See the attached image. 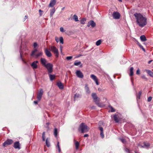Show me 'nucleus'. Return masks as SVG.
Segmentation results:
<instances>
[{"label": "nucleus", "mask_w": 153, "mask_h": 153, "mask_svg": "<svg viewBox=\"0 0 153 153\" xmlns=\"http://www.w3.org/2000/svg\"><path fill=\"white\" fill-rule=\"evenodd\" d=\"M134 15L136 19V22L139 25L143 27L146 25L147 24V18L141 14L140 13H136Z\"/></svg>", "instance_id": "nucleus-1"}, {"label": "nucleus", "mask_w": 153, "mask_h": 153, "mask_svg": "<svg viewBox=\"0 0 153 153\" xmlns=\"http://www.w3.org/2000/svg\"><path fill=\"white\" fill-rule=\"evenodd\" d=\"M79 129L81 130L82 133L86 132L89 129V128L84 123H82L80 125Z\"/></svg>", "instance_id": "nucleus-2"}, {"label": "nucleus", "mask_w": 153, "mask_h": 153, "mask_svg": "<svg viewBox=\"0 0 153 153\" xmlns=\"http://www.w3.org/2000/svg\"><path fill=\"white\" fill-rule=\"evenodd\" d=\"M45 67L47 69L48 74L51 73L53 72V65L52 64L48 63Z\"/></svg>", "instance_id": "nucleus-3"}, {"label": "nucleus", "mask_w": 153, "mask_h": 153, "mask_svg": "<svg viewBox=\"0 0 153 153\" xmlns=\"http://www.w3.org/2000/svg\"><path fill=\"white\" fill-rule=\"evenodd\" d=\"M51 50L53 52L55 56L58 57L59 55V52L58 49L54 46L51 47Z\"/></svg>", "instance_id": "nucleus-4"}, {"label": "nucleus", "mask_w": 153, "mask_h": 153, "mask_svg": "<svg viewBox=\"0 0 153 153\" xmlns=\"http://www.w3.org/2000/svg\"><path fill=\"white\" fill-rule=\"evenodd\" d=\"M13 142V141L12 139H8L3 143V146L4 147H6L7 146L12 144Z\"/></svg>", "instance_id": "nucleus-5"}, {"label": "nucleus", "mask_w": 153, "mask_h": 153, "mask_svg": "<svg viewBox=\"0 0 153 153\" xmlns=\"http://www.w3.org/2000/svg\"><path fill=\"white\" fill-rule=\"evenodd\" d=\"M100 99L98 97V99L94 100V102L99 107H103L104 106L103 104L100 102Z\"/></svg>", "instance_id": "nucleus-6"}, {"label": "nucleus", "mask_w": 153, "mask_h": 153, "mask_svg": "<svg viewBox=\"0 0 153 153\" xmlns=\"http://www.w3.org/2000/svg\"><path fill=\"white\" fill-rule=\"evenodd\" d=\"M112 16L115 19H120V13L118 12H114Z\"/></svg>", "instance_id": "nucleus-7"}, {"label": "nucleus", "mask_w": 153, "mask_h": 153, "mask_svg": "<svg viewBox=\"0 0 153 153\" xmlns=\"http://www.w3.org/2000/svg\"><path fill=\"white\" fill-rule=\"evenodd\" d=\"M91 26L92 27H94L96 26V23L94 22L93 20H91L88 22L87 26L89 27Z\"/></svg>", "instance_id": "nucleus-8"}, {"label": "nucleus", "mask_w": 153, "mask_h": 153, "mask_svg": "<svg viewBox=\"0 0 153 153\" xmlns=\"http://www.w3.org/2000/svg\"><path fill=\"white\" fill-rule=\"evenodd\" d=\"M76 74L78 77L82 78L84 77L82 73L80 71H76Z\"/></svg>", "instance_id": "nucleus-9"}, {"label": "nucleus", "mask_w": 153, "mask_h": 153, "mask_svg": "<svg viewBox=\"0 0 153 153\" xmlns=\"http://www.w3.org/2000/svg\"><path fill=\"white\" fill-rule=\"evenodd\" d=\"M13 147L15 149H20V147L19 142V141L15 142L14 143Z\"/></svg>", "instance_id": "nucleus-10"}, {"label": "nucleus", "mask_w": 153, "mask_h": 153, "mask_svg": "<svg viewBox=\"0 0 153 153\" xmlns=\"http://www.w3.org/2000/svg\"><path fill=\"white\" fill-rule=\"evenodd\" d=\"M38 62V61H34L31 64V65L33 69H35L37 68V63Z\"/></svg>", "instance_id": "nucleus-11"}, {"label": "nucleus", "mask_w": 153, "mask_h": 153, "mask_svg": "<svg viewBox=\"0 0 153 153\" xmlns=\"http://www.w3.org/2000/svg\"><path fill=\"white\" fill-rule=\"evenodd\" d=\"M45 53L46 55L49 57H51L52 56V54L48 50L47 48H46L45 50Z\"/></svg>", "instance_id": "nucleus-12"}, {"label": "nucleus", "mask_w": 153, "mask_h": 153, "mask_svg": "<svg viewBox=\"0 0 153 153\" xmlns=\"http://www.w3.org/2000/svg\"><path fill=\"white\" fill-rule=\"evenodd\" d=\"M56 0H51L49 4V6L53 7L56 4Z\"/></svg>", "instance_id": "nucleus-13"}, {"label": "nucleus", "mask_w": 153, "mask_h": 153, "mask_svg": "<svg viewBox=\"0 0 153 153\" xmlns=\"http://www.w3.org/2000/svg\"><path fill=\"white\" fill-rule=\"evenodd\" d=\"M40 61L41 63L44 66L46 65L47 64H46V63L47 62V61L45 59L43 58H41L40 59Z\"/></svg>", "instance_id": "nucleus-14"}, {"label": "nucleus", "mask_w": 153, "mask_h": 153, "mask_svg": "<svg viewBox=\"0 0 153 153\" xmlns=\"http://www.w3.org/2000/svg\"><path fill=\"white\" fill-rule=\"evenodd\" d=\"M119 117L118 115H115L114 116V120L117 123H118L119 121Z\"/></svg>", "instance_id": "nucleus-15"}, {"label": "nucleus", "mask_w": 153, "mask_h": 153, "mask_svg": "<svg viewBox=\"0 0 153 153\" xmlns=\"http://www.w3.org/2000/svg\"><path fill=\"white\" fill-rule=\"evenodd\" d=\"M57 86L60 89H63L64 86L63 84L61 82H58L57 84Z\"/></svg>", "instance_id": "nucleus-16"}, {"label": "nucleus", "mask_w": 153, "mask_h": 153, "mask_svg": "<svg viewBox=\"0 0 153 153\" xmlns=\"http://www.w3.org/2000/svg\"><path fill=\"white\" fill-rule=\"evenodd\" d=\"M49 75V76L50 78V79L51 81H52L55 78V76L53 75L50 74V73L48 74Z\"/></svg>", "instance_id": "nucleus-17"}, {"label": "nucleus", "mask_w": 153, "mask_h": 153, "mask_svg": "<svg viewBox=\"0 0 153 153\" xmlns=\"http://www.w3.org/2000/svg\"><path fill=\"white\" fill-rule=\"evenodd\" d=\"M140 39L143 42H144L147 39L144 35H142L140 36Z\"/></svg>", "instance_id": "nucleus-18"}, {"label": "nucleus", "mask_w": 153, "mask_h": 153, "mask_svg": "<svg viewBox=\"0 0 153 153\" xmlns=\"http://www.w3.org/2000/svg\"><path fill=\"white\" fill-rule=\"evenodd\" d=\"M46 144L47 146L49 147L50 146V144L49 140H48V138H47L46 140Z\"/></svg>", "instance_id": "nucleus-19"}, {"label": "nucleus", "mask_w": 153, "mask_h": 153, "mask_svg": "<svg viewBox=\"0 0 153 153\" xmlns=\"http://www.w3.org/2000/svg\"><path fill=\"white\" fill-rule=\"evenodd\" d=\"M55 10L54 8H53L52 10H51L50 11V16L52 17L54 13H55Z\"/></svg>", "instance_id": "nucleus-20"}, {"label": "nucleus", "mask_w": 153, "mask_h": 153, "mask_svg": "<svg viewBox=\"0 0 153 153\" xmlns=\"http://www.w3.org/2000/svg\"><path fill=\"white\" fill-rule=\"evenodd\" d=\"M146 72L151 77H153V72L149 70L146 71Z\"/></svg>", "instance_id": "nucleus-21"}, {"label": "nucleus", "mask_w": 153, "mask_h": 153, "mask_svg": "<svg viewBox=\"0 0 153 153\" xmlns=\"http://www.w3.org/2000/svg\"><path fill=\"white\" fill-rule=\"evenodd\" d=\"M92 96L93 100L98 99V97L97 96V95L95 93H92Z\"/></svg>", "instance_id": "nucleus-22"}, {"label": "nucleus", "mask_w": 153, "mask_h": 153, "mask_svg": "<svg viewBox=\"0 0 153 153\" xmlns=\"http://www.w3.org/2000/svg\"><path fill=\"white\" fill-rule=\"evenodd\" d=\"M133 70L134 68L133 67H131L130 70V73L129 74L130 76H133Z\"/></svg>", "instance_id": "nucleus-23"}, {"label": "nucleus", "mask_w": 153, "mask_h": 153, "mask_svg": "<svg viewBox=\"0 0 153 153\" xmlns=\"http://www.w3.org/2000/svg\"><path fill=\"white\" fill-rule=\"evenodd\" d=\"M143 146H144V147L148 148L150 146V144L148 143L147 142H144L143 143Z\"/></svg>", "instance_id": "nucleus-24"}, {"label": "nucleus", "mask_w": 153, "mask_h": 153, "mask_svg": "<svg viewBox=\"0 0 153 153\" xmlns=\"http://www.w3.org/2000/svg\"><path fill=\"white\" fill-rule=\"evenodd\" d=\"M85 90L86 91V92L87 93L89 94L90 93V90H89V88L88 87V85H87L86 84L85 85Z\"/></svg>", "instance_id": "nucleus-25"}, {"label": "nucleus", "mask_w": 153, "mask_h": 153, "mask_svg": "<svg viewBox=\"0 0 153 153\" xmlns=\"http://www.w3.org/2000/svg\"><path fill=\"white\" fill-rule=\"evenodd\" d=\"M73 19L76 22L79 21L77 16L76 15H74L73 16Z\"/></svg>", "instance_id": "nucleus-26"}, {"label": "nucleus", "mask_w": 153, "mask_h": 153, "mask_svg": "<svg viewBox=\"0 0 153 153\" xmlns=\"http://www.w3.org/2000/svg\"><path fill=\"white\" fill-rule=\"evenodd\" d=\"M43 91L42 89H39V91L38 92V94L42 96Z\"/></svg>", "instance_id": "nucleus-27"}, {"label": "nucleus", "mask_w": 153, "mask_h": 153, "mask_svg": "<svg viewBox=\"0 0 153 153\" xmlns=\"http://www.w3.org/2000/svg\"><path fill=\"white\" fill-rule=\"evenodd\" d=\"M42 52H41L38 53L37 54H36L35 57L36 58H37L39 56H42Z\"/></svg>", "instance_id": "nucleus-28"}, {"label": "nucleus", "mask_w": 153, "mask_h": 153, "mask_svg": "<svg viewBox=\"0 0 153 153\" xmlns=\"http://www.w3.org/2000/svg\"><path fill=\"white\" fill-rule=\"evenodd\" d=\"M75 145L76 146V149H79V143L78 142L76 141L75 142Z\"/></svg>", "instance_id": "nucleus-29"}, {"label": "nucleus", "mask_w": 153, "mask_h": 153, "mask_svg": "<svg viewBox=\"0 0 153 153\" xmlns=\"http://www.w3.org/2000/svg\"><path fill=\"white\" fill-rule=\"evenodd\" d=\"M74 65L76 66H78L81 64V62L80 61L78 62L77 61H76L74 63Z\"/></svg>", "instance_id": "nucleus-30"}, {"label": "nucleus", "mask_w": 153, "mask_h": 153, "mask_svg": "<svg viewBox=\"0 0 153 153\" xmlns=\"http://www.w3.org/2000/svg\"><path fill=\"white\" fill-rule=\"evenodd\" d=\"M91 77L92 78L94 81L97 79V77L94 74H91Z\"/></svg>", "instance_id": "nucleus-31"}, {"label": "nucleus", "mask_w": 153, "mask_h": 153, "mask_svg": "<svg viewBox=\"0 0 153 153\" xmlns=\"http://www.w3.org/2000/svg\"><path fill=\"white\" fill-rule=\"evenodd\" d=\"M58 134L57 129L56 128H55L54 129V134L55 137H56Z\"/></svg>", "instance_id": "nucleus-32"}, {"label": "nucleus", "mask_w": 153, "mask_h": 153, "mask_svg": "<svg viewBox=\"0 0 153 153\" xmlns=\"http://www.w3.org/2000/svg\"><path fill=\"white\" fill-rule=\"evenodd\" d=\"M141 94L142 92L141 91L139 92L137 94V98H138V99H140Z\"/></svg>", "instance_id": "nucleus-33"}, {"label": "nucleus", "mask_w": 153, "mask_h": 153, "mask_svg": "<svg viewBox=\"0 0 153 153\" xmlns=\"http://www.w3.org/2000/svg\"><path fill=\"white\" fill-rule=\"evenodd\" d=\"M45 132H43V133H42V139L43 141H45Z\"/></svg>", "instance_id": "nucleus-34"}, {"label": "nucleus", "mask_w": 153, "mask_h": 153, "mask_svg": "<svg viewBox=\"0 0 153 153\" xmlns=\"http://www.w3.org/2000/svg\"><path fill=\"white\" fill-rule=\"evenodd\" d=\"M86 20V19L85 18L82 19L80 21V23L82 24H84L85 23V22Z\"/></svg>", "instance_id": "nucleus-35"}, {"label": "nucleus", "mask_w": 153, "mask_h": 153, "mask_svg": "<svg viewBox=\"0 0 153 153\" xmlns=\"http://www.w3.org/2000/svg\"><path fill=\"white\" fill-rule=\"evenodd\" d=\"M101 43V41L100 40H99L97 41L96 42V45L97 46H99L100 45Z\"/></svg>", "instance_id": "nucleus-36"}, {"label": "nucleus", "mask_w": 153, "mask_h": 153, "mask_svg": "<svg viewBox=\"0 0 153 153\" xmlns=\"http://www.w3.org/2000/svg\"><path fill=\"white\" fill-rule=\"evenodd\" d=\"M59 41L60 43H61L62 44H63L64 43V41H63V39L62 37H60L59 38Z\"/></svg>", "instance_id": "nucleus-37"}, {"label": "nucleus", "mask_w": 153, "mask_h": 153, "mask_svg": "<svg viewBox=\"0 0 153 153\" xmlns=\"http://www.w3.org/2000/svg\"><path fill=\"white\" fill-rule=\"evenodd\" d=\"M42 96L39 95L38 94H37V99L39 100V101H40L41 100V99L42 98Z\"/></svg>", "instance_id": "nucleus-38"}, {"label": "nucleus", "mask_w": 153, "mask_h": 153, "mask_svg": "<svg viewBox=\"0 0 153 153\" xmlns=\"http://www.w3.org/2000/svg\"><path fill=\"white\" fill-rule=\"evenodd\" d=\"M37 51V49H35L33 51H32L31 54V56H33L34 55V53H35V52H36Z\"/></svg>", "instance_id": "nucleus-39"}, {"label": "nucleus", "mask_w": 153, "mask_h": 153, "mask_svg": "<svg viewBox=\"0 0 153 153\" xmlns=\"http://www.w3.org/2000/svg\"><path fill=\"white\" fill-rule=\"evenodd\" d=\"M137 145L138 147H140L141 148H144V146L142 145V143H139Z\"/></svg>", "instance_id": "nucleus-40"}, {"label": "nucleus", "mask_w": 153, "mask_h": 153, "mask_svg": "<svg viewBox=\"0 0 153 153\" xmlns=\"http://www.w3.org/2000/svg\"><path fill=\"white\" fill-rule=\"evenodd\" d=\"M56 147L58 149L59 152H61V150L60 147L59 145H58V146H57Z\"/></svg>", "instance_id": "nucleus-41"}, {"label": "nucleus", "mask_w": 153, "mask_h": 153, "mask_svg": "<svg viewBox=\"0 0 153 153\" xmlns=\"http://www.w3.org/2000/svg\"><path fill=\"white\" fill-rule=\"evenodd\" d=\"M60 31L62 32H64L65 30H64V28L62 27H61L60 28Z\"/></svg>", "instance_id": "nucleus-42"}, {"label": "nucleus", "mask_w": 153, "mask_h": 153, "mask_svg": "<svg viewBox=\"0 0 153 153\" xmlns=\"http://www.w3.org/2000/svg\"><path fill=\"white\" fill-rule=\"evenodd\" d=\"M72 56H67L66 57V59L68 60H69L72 59Z\"/></svg>", "instance_id": "nucleus-43"}, {"label": "nucleus", "mask_w": 153, "mask_h": 153, "mask_svg": "<svg viewBox=\"0 0 153 153\" xmlns=\"http://www.w3.org/2000/svg\"><path fill=\"white\" fill-rule=\"evenodd\" d=\"M152 97H149L147 99V101L148 102H150L152 100Z\"/></svg>", "instance_id": "nucleus-44"}, {"label": "nucleus", "mask_w": 153, "mask_h": 153, "mask_svg": "<svg viewBox=\"0 0 153 153\" xmlns=\"http://www.w3.org/2000/svg\"><path fill=\"white\" fill-rule=\"evenodd\" d=\"M141 78L143 79H146V80H147V78L144 75H143L142 76H141Z\"/></svg>", "instance_id": "nucleus-45"}, {"label": "nucleus", "mask_w": 153, "mask_h": 153, "mask_svg": "<svg viewBox=\"0 0 153 153\" xmlns=\"http://www.w3.org/2000/svg\"><path fill=\"white\" fill-rule=\"evenodd\" d=\"M120 140L123 143H125L126 142V140L124 139H121Z\"/></svg>", "instance_id": "nucleus-46"}, {"label": "nucleus", "mask_w": 153, "mask_h": 153, "mask_svg": "<svg viewBox=\"0 0 153 153\" xmlns=\"http://www.w3.org/2000/svg\"><path fill=\"white\" fill-rule=\"evenodd\" d=\"M111 112H114L115 111V110L114 108L112 107H111Z\"/></svg>", "instance_id": "nucleus-47"}, {"label": "nucleus", "mask_w": 153, "mask_h": 153, "mask_svg": "<svg viewBox=\"0 0 153 153\" xmlns=\"http://www.w3.org/2000/svg\"><path fill=\"white\" fill-rule=\"evenodd\" d=\"M55 40L56 41V42H58L59 41V38L58 37H55Z\"/></svg>", "instance_id": "nucleus-48"}, {"label": "nucleus", "mask_w": 153, "mask_h": 153, "mask_svg": "<svg viewBox=\"0 0 153 153\" xmlns=\"http://www.w3.org/2000/svg\"><path fill=\"white\" fill-rule=\"evenodd\" d=\"M94 81H95V83L97 85H99V83L98 82V79H97L95 80Z\"/></svg>", "instance_id": "nucleus-49"}, {"label": "nucleus", "mask_w": 153, "mask_h": 153, "mask_svg": "<svg viewBox=\"0 0 153 153\" xmlns=\"http://www.w3.org/2000/svg\"><path fill=\"white\" fill-rule=\"evenodd\" d=\"M38 45L36 42H34L33 44V47L34 48H35Z\"/></svg>", "instance_id": "nucleus-50"}, {"label": "nucleus", "mask_w": 153, "mask_h": 153, "mask_svg": "<svg viewBox=\"0 0 153 153\" xmlns=\"http://www.w3.org/2000/svg\"><path fill=\"white\" fill-rule=\"evenodd\" d=\"M98 91L100 92H103L104 91V90L101 88H99L98 89Z\"/></svg>", "instance_id": "nucleus-51"}, {"label": "nucleus", "mask_w": 153, "mask_h": 153, "mask_svg": "<svg viewBox=\"0 0 153 153\" xmlns=\"http://www.w3.org/2000/svg\"><path fill=\"white\" fill-rule=\"evenodd\" d=\"M39 12L40 13V16H41L42 15V13L43 12V11L41 10H39Z\"/></svg>", "instance_id": "nucleus-52"}, {"label": "nucleus", "mask_w": 153, "mask_h": 153, "mask_svg": "<svg viewBox=\"0 0 153 153\" xmlns=\"http://www.w3.org/2000/svg\"><path fill=\"white\" fill-rule=\"evenodd\" d=\"M136 74H140V71L139 69H138L136 71Z\"/></svg>", "instance_id": "nucleus-53"}, {"label": "nucleus", "mask_w": 153, "mask_h": 153, "mask_svg": "<svg viewBox=\"0 0 153 153\" xmlns=\"http://www.w3.org/2000/svg\"><path fill=\"white\" fill-rule=\"evenodd\" d=\"M99 129H100V130L101 131V132H103V128L102 127H100L99 128Z\"/></svg>", "instance_id": "nucleus-54"}, {"label": "nucleus", "mask_w": 153, "mask_h": 153, "mask_svg": "<svg viewBox=\"0 0 153 153\" xmlns=\"http://www.w3.org/2000/svg\"><path fill=\"white\" fill-rule=\"evenodd\" d=\"M100 135L103 138L104 137V135L103 134V132H100Z\"/></svg>", "instance_id": "nucleus-55"}, {"label": "nucleus", "mask_w": 153, "mask_h": 153, "mask_svg": "<svg viewBox=\"0 0 153 153\" xmlns=\"http://www.w3.org/2000/svg\"><path fill=\"white\" fill-rule=\"evenodd\" d=\"M63 47L62 45H60V50L61 51V52H62V49Z\"/></svg>", "instance_id": "nucleus-56"}, {"label": "nucleus", "mask_w": 153, "mask_h": 153, "mask_svg": "<svg viewBox=\"0 0 153 153\" xmlns=\"http://www.w3.org/2000/svg\"><path fill=\"white\" fill-rule=\"evenodd\" d=\"M125 151L126 152L129 153V150L127 148H126L125 149Z\"/></svg>", "instance_id": "nucleus-57"}, {"label": "nucleus", "mask_w": 153, "mask_h": 153, "mask_svg": "<svg viewBox=\"0 0 153 153\" xmlns=\"http://www.w3.org/2000/svg\"><path fill=\"white\" fill-rule=\"evenodd\" d=\"M139 45L140 46L141 48H142L143 49V50L144 51H145V49L143 47V46H141V45H140V44H139Z\"/></svg>", "instance_id": "nucleus-58"}, {"label": "nucleus", "mask_w": 153, "mask_h": 153, "mask_svg": "<svg viewBox=\"0 0 153 153\" xmlns=\"http://www.w3.org/2000/svg\"><path fill=\"white\" fill-rule=\"evenodd\" d=\"M91 108L92 109H95V106H92L91 107Z\"/></svg>", "instance_id": "nucleus-59"}, {"label": "nucleus", "mask_w": 153, "mask_h": 153, "mask_svg": "<svg viewBox=\"0 0 153 153\" xmlns=\"http://www.w3.org/2000/svg\"><path fill=\"white\" fill-rule=\"evenodd\" d=\"M88 136V135L87 134H86L84 135V137H87Z\"/></svg>", "instance_id": "nucleus-60"}, {"label": "nucleus", "mask_w": 153, "mask_h": 153, "mask_svg": "<svg viewBox=\"0 0 153 153\" xmlns=\"http://www.w3.org/2000/svg\"><path fill=\"white\" fill-rule=\"evenodd\" d=\"M79 97V95H77V94H75V97Z\"/></svg>", "instance_id": "nucleus-61"}, {"label": "nucleus", "mask_w": 153, "mask_h": 153, "mask_svg": "<svg viewBox=\"0 0 153 153\" xmlns=\"http://www.w3.org/2000/svg\"><path fill=\"white\" fill-rule=\"evenodd\" d=\"M34 102L35 104H37L38 102L37 101H34Z\"/></svg>", "instance_id": "nucleus-62"}, {"label": "nucleus", "mask_w": 153, "mask_h": 153, "mask_svg": "<svg viewBox=\"0 0 153 153\" xmlns=\"http://www.w3.org/2000/svg\"><path fill=\"white\" fill-rule=\"evenodd\" d=\"M152 61V60H151L148 62V63L150 64L151 62Z\"/></svg>", "instance_id": "nucleus-63"}, {"label": "nucleus", "mask_w": 153, "mask_h": 153, "mask_svg": "<svg viewBox=\"0 0 153 153\" xmlns=\"http://www.w3.org/2000/svg\"><path fill=\"white\" fill-rule=\"evenodd\" d=\"M25 19H27V16H25Z\"/></svg>", "instance_id": "nucleus-64"}]
</instances>
